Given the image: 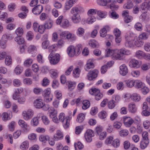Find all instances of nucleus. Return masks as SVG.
<instances>
[{
  "label": "nucleus",
  "mask_w": 150,
  "mask_h": 150,
  "mask_svg": "<svg viewBox=\"0 0 150 150\" xmlns=\"http://www.w3.org/2000/svg\"><path fill=\"white\" fill-rule=\"evenodd\" d=\"M60 54L55 52H51L49 55L48 59L50 63L52 65L57 64L60 60Z\"/></svg>",
  "instance_id": "f257e3e1"
},
{
  "label": "nucleus",
  "mask_w": 150,
  "mask_h": 150,
  "mask_svg": "<svg viewBox=\"0 0 150 150\" xmlns=\"http://www.w3.org/2000/svg\"><path fill=\"white\" fill-rule=\"evenodd\" d=\"M148 135V133L146 132H144L142 133V138L140 143V148L142 149L145 148L149 144Z\"/></svg>",
  "instance_id": "f03ea898"
},
{
  "label": "nucleus",
  "mask_w": 150,
  "mask_h": 150,
  "mask_svg": "<svg viewBox=\"0 0 150 150\" xmlns=\"http://www.w3.org/2000/svg\"><path fill=\"white\" fill-rule=\"evenodd\" d=\"M63 16H59L56 20V23L57 24L60 25L62 27L64 28H66L69 26V22L67 19H63Z\"/></svg>",
  "instance_id": "7ed1b4c3"
},
{
  "label": "nucleus",
  "mask_w": 150,
  "mask_h": 150,
  "mask_svg": "<svg viewBox=\"0 0 150 150\" xmlns=\"http://www.w3.org/2000/svg\"><path fill=\"white\" fill-rule=\"evenodd\" d=\"M110 27L108 25L105 26L100 31V36L101 37H104L106 36V38H110L111 40L113 38V36L110 35H107L108 31L109 30Z\"/></svg>",
  "instance_id": "20e7f679"
},
{
  "label": "nucleus",
  "mask_w": 150,
  "mask_h": 150,
  "mask_svg": "<svg viewBox=\"0 0 150 150\" xmlns=\"http://www.w3.org/2000/svg\"><path fill=\"white\" fill-rule=\"evenodd\" d=\"M85 137L86 141L90 142L92 141V137L94 136L93 131L91 129H88L85 134Z\"/></svg>",
  "instance_id": "39448f33"
},
{
  "label": "nucleus",
  "mask_w": 150,
  "mask_h": 150,
  "mask_svg": "<svg viewBox=\"0 0 150 150\" xmlns=\"http://www.w3.org/2000/svg\"><path fill=\"white\" fill-rule=\"evenodd\" d=\"M98 71L96 69H94L90 71L88 73L87 76L88 79L90 81H92L96 79L97 77Z\"/></svg>",
  "instance_id": "423d86ee"
},
{
  "label": "nucleus",
  "mask_w": 150,
  "mask_h": 150,
  "mask_svg": "<svg viewBox=\"0 0 150 150\" xmlns=\"http://www.w3.org/2000/svg\"><path fill=\"white\" fill-rule=\"evenodd\" d=\"M120 50L116 49L112 51L113 53L112 58L115 60H122L123 59V58L121 55V53L120 52Z\"/></svg>",
  "instance_id": "0eeeda50"
},
{
  "label": "nucleus",
  "mask_w": 150,
  "mask_h": 150,
  "mask_svg": "<svg viewBox=\"0 0 150 150\" xmlns=\"http://www.w3.org/2000/svg\"><path fill=\"white\" fill-rule=\"evenodd\" d=\"M129 64L131 68H137L140 67L141 64L137 60L133 59L129 61Z\"/></svg>",
  "instance_id": "6e6552de"
},
{
  "label": "nucleus",
  "mask_w": 150,
  "mask_h": 150,
  "mask_svg": "<svg viewBox=\"0 0 150 150\" xmlns=\"http://www.w3.org/2000/svg\"><path fill=\"white\" fill-rule=\"evenodd\" d=\"M33 114V111L31 110H28L27 112L23 111L22 113L24 119L27 120L31 118Z\"/></svg>",
  "instance_id": "1a4fd4ad"
},
{
  "label": "nucleus",
  "mask_w": 150,
  "mask_h": 150,
  "mask_svg": "<svg viewBox=\"0 0 150 150\" xmlns=\"http://www.w3.org/2000/svg\"><path fill=\"white\" fill-rule=\"evenodd\" d=\"M125 47H133L134 46V40H132L129 36H125Z\"/></svg>",
  "instance_id": "9d476101"
},
{
  "label": "nucleus",
  "mask_w": 150,
  "mask_h": 150,
  "mask_svg": "<svg viewBox=\"0 0 150 150\" xmlns=\"http://www.w3.org/2000/svg\"><path fill=\"white\" fill-rule=\"evenodd\" d=\"M43 9V7L41 5H38L33 8L32 9V12L35 15H39L42 12Z\"/></svg>",
  "instance_id": "9b49d317"
},
{
  "label": "nucleus",
  "mask_w": 150,
  "mask_h": 150,
  "mask_svg": "<svg viewBox=\"0 0 150 150\" xmlns=\"http://www.w3.org/2000/svg\"><path fill=\"white\" fill-rule=\"evenodd\" d=\"M120 68L119 72L121 75L125 76L127 74L128 72V69L125 64L122 65L120 67Z\"/></svg>",
  "instance_id": "f8f14e48"
},
{
  "label": "nucleus",
  "mask_w": 150,
  "mask_h": 150,
  "mask_svg": "<svg viewBox=\"0 0 150 150\" xmlns=\"http://www.w3.org/2000/svg\"><path fill=\"white\" fill-rule=\"evenodd\" d=\"M67 52L70 57H72L74 55H76V52L74 47L73 46H69L67 49Z\"/></svg>",
  "instance_id": "ddd939ff"
},
{
  "label": "nucleus",
  "mask_w": 150,
  "mask_h": 150,
  "mask_svg": "<svg viewBox=\"0 0 150 150\" xmlns=\"http://www.w3.org/2000/svg\"><path fill=\"white\" fill-rule=\"evenodd\" d=\"M37 49L36 47L33 45H31L28 48V52L32 54V56H34L36 54Z\"/></svg>",
  "instance_id": "4468645a"
},
{
  "label": "nucleus",
  "mask_w": 150,
  "mask_h": 150,
  "mask_svg": "<svg viewBox=\"0 0 150 150\" xmlns=\"http://www.w3.org/2000/svg\"><path fill=\"white\" fill-rule=\"evenodd\" d=\"M44 103L42 99H37L35 101L34 105L36 108H42L44 105Z\"/></svg>",
  "instance_id": "2eb2a0df"
},
{
  "label": "nucleus",
  "mask_w": 150,
  "mask_h": 150,
  "mask_svg": "<svg viewBox=\"0 0 150 150\" xmlns=\"http://www.w3.org/2000/svg\"><path fill=\"white\" fill-rule=\"evenodd\" d=\"M124 122L125 125L127 127H129L133 123V120L128 117H124Z\"/></svg>",
  "instance_id": "dca6fc26"
},
{
  "label": "nucleus",
  "mask_w": 150,
  "mask_h": 150,
  "mask_svg": "<svg viewBox=\"0 0 150 150\" xmlns=\"http://www.w3.org/2000/svg\"><path fill=\"white\" fill-rule=\"evenodd\" d=\"M77 1V0H69L65 3V8L66 10L69 9Z\"/></svg>",
  "instance_id": "f3484780"
},
{
  "label": "nucleus",
  "mask_w": 150,
  "mask_h": 150,
  "mask_svg": "<svg viewBox=\"0 0 150 150\" xmlns=\"http://www.w3.org/2000/svg\"><path fill=\"white\" fill-rule=\"evenodd\" d=\"M94 67V65L93 63V61L91 59L88 60L85 66V69L86 71L90 69L93 68Z\"/></svg>",
  "instance_id": "a211bd4d"
},
{
  "label": "nucleus",
  "mask_w": 150,
  "mask_h": 150,
  "mask_svg": "<svg viewBox=\"0 0 150 150\" xmlns=\"http://www.w3.org/2000/svg\"><path fill=\"white\" fill-rule=\"evenodd\" d=\"M23 91L22 88H20L16 89L13 95V98L15 100H17L18 98V95L21 93Z\"/></svg>",
  "instance_id": "6ab92c4d"
},
{
  "label": "nucleus",
  "mask_w": 150,
  "mask_h": 150,
  "mask_svg": "<svg viewBox=\"0 0 150 150\" xmlns=\"http://www.w3.org/2000/svg\"><path fill=\"white\" fill-rule=\"evenodd\" d=\"M7 40V36L6 35H3L0 41V45L3 48H5V45Z\"/></svg>",
  "instance_id": "aec40b11"
},
{
  "label": "nucleus",
  "mask_w": 150,
  "mask_h": 150,
  "mask_svg": "<svg viewBox=\"0 0 150 150\" xmlns=\"http://www.w3.org/2000/svg\"><path fill=\"white\" fill-rule=\"evenodd\" d=\"M71 19L74 23H78L81 21L80 15L78 13L74 14L72 16Z\"/></svg>",
  "instance_id": "412c9836"
},
{
  "label": "nucleus",
  "mask_w": 150,
  "mask_h": 150,
  "mask_svg": "<svg viewBox=\"0 0 150 150\" xmlns=\"http://www.w3.org/2000/svg\"><path fill=\"white\" fill-rule=\"evenodd\" d=\"M12 117L11 113H8V112H3L2 114V118L3 120L6 121L11 119Z\"/></svg>",
  "instance_id": "4be33fe9"
},
{
  "label": "nucleus",
  "mask_w": 150,
  "mask_h": 150,
  "mask_svg": "<svg viewBox=\"0 0 150 150\" xmlns=\"http://www.w3.org/2000/svg\"><path fill=\"white\" fill-rule=\"evenodd\" d=\"M81 10V8L79 6H75L73 7L71 10V13L74 15L76 13L79 14Z\"/></svg>",
  "instance_id": "5701e85b"
},
{
  "label": "nucleus",
  "mask_w": 150,
  "mask_h": 150,
  "mask_svg": "<svg viewBox=\"0 0 150 150\" xmlns=\"http://www.w3.org/2000/svg\"><path fill=\"white\" fill-rule=\"evenodd\" d=\"M130 98L136 102H138L141 98L140 96L136 93L133 94L131 96Z\"/></svg>",
  "instance_id": "b1692460"
},
{
  "label": "nucleus",
  "mask_w": 150,
  "mask_h": 150,
  "mask_svg": "<svg viewBox=\"0 0 150 150\" xmlns=\"http://www.w3.org/2000/svg\"><path fill=\"white\" fill-rule=\"evenodd\" d=\"M63 135L62 132L59 130H58L54 136V139L56 140H57L62 138Z\"/></svg>",
  "instance_id": "393cba45"
},
{
  "label": "nucleus",
  "mask_w": 150,
  "mask_h": 150,
  "mask_svg": "<svg viewBox=\"0 0 150 150\" xmlns=\"http://www.w3.org/2000/svg\"><path fill=\"white\" fill-rule=\"evenodd\" d=\"M46 30L52 28L53 24V22L51 20H49L46 21L44 24Z\"/></svg>",
  "instance_id": "a878e982"
},
{
  "label": "nucleus",
  "mask_w": 150,
  "mask_h": 150,
  "mask_svg": "<svg viewBox=\"0 0 150 150\" xmlns=\"http://www.w3.org/2000/svg\"><path fill=\"white\" fill-rule=\"evenodd\" d=\"M120 52L121 53V55L123 58H124V55H129L131 54V52L128 50L125 49H121L120 50Z\"/></svg>",
  "instance_id": "bb28decb"
},
{
  "label": "nucleus",
  "mask_w": 150,
  "mask_h": 150,
  "mask_svg": "<svg viewBox=\"0 0 150 150\" xmlns=\"http://www.w3.org/2000/svg\"><path fill=\"white\" fill-rule=\"evenodd\" d=\"M125 83L127 87L131 88L134 85L135 80H125Z\"/></svg>",
  "instance_id": "cd10ccee"
},
{
  "label": "nucleus",
  "mask_w": 150,
  "mask_h": 150,
  "mask_svg": "<svg viewBox=\"0 0 150 150\" xmlns=\"http://www.w3.org/2000/svg\"><path fill=\"white\" fill-rule=\"evenodd\" d=\"M129 110L132 113H134L136 112L137 108L134 104H130L129 105Z\"/></svg>",
  "instance_id": "c85d7f7f"
},
{
  "label": "nucleus",
  "mask_w": 150,
  "mask_h": 150,
  "mask_svg": "<svg viewBox=\"0 0 150 150\" xmlns=\"http://www.w3.org/2000/svg\"><path fill=\"white\" fill-rule=\"evenodd\" d=\"M90 46L93 48L98 47V42L94 40H90L88 43Z\"/></svg>",
  "instance_id": "c756f323"
},
{
  "label": "nucleus",
  "mask_w": 150,
  "mask_h": 150,
  "mask_svg": "<svg viewBox=\"0 0 150 150\" xmlns=\"http://www.w3.org/2000/svg\"><path fill=\"white\" fill-rule=\"evenodd\" d=\"M83 106L82 108L83 110H86L88 108L90 105V102L87 100H84L83 101Z\"/></svg>",
  "instance_id": "7c9ffc66"
},
{
  "label": "nucleus",
  "mask_w": 150,
  "mask_h": 150,
  "mask_svg": "<svg viewBox=\"0 0 150 150\" xmlns=\"http://www.w3.org/2000/svg\"><path fill=\"white\" fill-rule=\"evenodd\" d=\"M85 118V115L83 113L79 114L77 118V121L79 123H81Z\"/></svg>",
  "instance_id": "2f4dec72"
},
{
  "label": "nucleus",
  "mask_w": 150,
  "mask_h": 150,
  "mask_svg": "<svg viewBox=\"0 0 150 150\" xmlns=\"http://www.w3.org/2000/svg\"><path fill=\"white\" fill-rule=\"evenodd\" d=\"M70 117L69 116L67 117L66 118L65 122H63V127L65 128L69 127V125Z\"/></svg>",
  "instance_id": "473e14b6"
},
{
  "label": "nucleus",
  "mask_w": 150,
  "mask_h": 150,
  "mask_svg": "<svg viewBox=\"0 0 150 150\" xmlns=\"http://www.w3.org/2000/svg\"><path fill=\"white\" fill-rule=\"evenodd\" d=\"M96 21V18L93 16H90L88 18L87 22L89 24H91Z\"/></svg>",
  "instance_id": "72a5a7b5"
},
{
  "label": "nucleus",
  "mask_w": 150,
  "mask_h": 150,
  "mask_svg": "<svg viewBox=\"0 0 150 150\" xmlns=\"http://www.w3.org/2000/svg\"><path fill=\"white\" fill-rule=\"evenodd\" d=\"M107 12L105 11H101L98 10L97 14L101 18H105L107 15Z\"/></svg>",
  "instance_id": "f704fd0d"
},
{
  "label": "nucleus",
  "mask_w": 150,
  "mask_h": 150,
  "mask_svg": "<svg viewBox=\"0 0 150 150\" xmlns=\"http://www.w3.org/2000/svg\"><path fill=\"white\" fill-rule=\"evenodd\" d=\"M112 2V0H98V3L100 5L103 6H105L107 5V3H110Z\"/></svg>",
  "instance_id": "c9c22d12"
},
{
  "label": "nucleus",
  "mask_w": 150,
  "mask_h": 150,
  "mask_svg": "<svg viewBox=\"0 0 150 150\" xmlns=\"http://www.w3.org/2000/svg\"><path fill=\"white\" fill-rule=\"evenodd\" d=\"M28 147V142L25 141L23 142L20 146V148L21 149L25 150L27 149Z\"/></svg>",
  "instance_id": "e433bc0d"
},
{
  "label": "nucleus",
  "mask_w": 150,
  "mask_h": 150,
  "mask_svg": "<svg viewBox=\"0 0 150 150\" xmlns=\"http://www.w3.org/2000/svg\"><path fill=\"white\" fill-rule=\"evenodd\" d=\"M15 40L18 44H22L24 42V39L21 36H18L15 38Z\"/></svg>",
  "instance_id": "4c0bfd02"
},
{
  "label": "nucleus",
  "mask_w": 150,
  "mask_h": 150,
  "mask_svg": "<svg viewBox=\"0 0 150 150\" xmlns=\"http://www.w3.org/2000/svg\"><path fill=\"white\" fill-rule=\"evenodd\" d=\"M79 69L78 68H75L73 71V75L75 78H78L79 77L80 72L79 71Z\"/></svg>",
  "instance_id": "58836bf2"
},
{
  "label": "nucleus",
  "mask_w": 150,
  "mask_h": 150,
  "mask_svg": "<svg viewBox=\"0 0 150 150\" xmlns=\"http://www.w3.org/2000/svg\"><path fill=\"white\" fill-rule=\"evenodd\" d=\"M144 42L139 39L134 40V44L137 47H141L143 44Z\"/></svg>",
  "instance_id": "ea45409f"
},
{
  "label": "nucleus",
  "mask_w": 150,
  "mask_h": 150,
  "mask_svg": "<svg viewBox=\"0 0 150 150\" xmlns=\"http://www.w3.org/2000/svg\"><path fill=\"white\" fill-rule=\"evenodd\" d=\"M75 51L76 52V56H78L80 54L82 49V47L81 45L79 44L75 47Z\"/></svg>",
  "instance_id": "a19ab883"
},
{
  "label": "nucleus",
  "mask_w": 150,
  "mask_h": 150,
  "mask_svg": "<svg viewBox=\"0 0 150 150\" xmlns=\"http://www.w3.org/2000/svg\"><path fill=\"white\" fill-rule=\"evenodd\" d=\"M84 33V29L81 27L79 28L77 30L76 34L79 36H82Z\"/></svg>",
  "instance_id": "79ce46f5"
},
{
  "label": "nucleus",
  "mask_w": 150,
  "mask_h": 150,
  "mask_svg": "<svg viewBox=\"0 0 150 150\" xmlns=\"http://www.w3.org/2000/svg\"><path fill=\"white\" fill-rule=\"evenodd\" d=\"M23 68L22 67L19 66H17L15 68L14 72L17 75H19L22 72Z\"/></svg>",
  "instance_id": "37998d69"
},
{
  "label": "nucleus",
  "mask_w": 150,
  "mask_h": 150,
  "mask_svg": "<svg viewBox=\"0 0 150 150\" xmlns=\"http://www.w3.org/2000/svg\"><path fill=\"white\" fill-rule=\"evenodd\" d=\"M31 124L32 125L34 126H37L39 124L38 118L37 117H33L31 120Z\"/></svg>",
  "instance_id": "c03bdc74"
},
{
  "label": "nucleus",
  "mask_w": 150,
  "mask_h": 150,
  "mask_svg": "<svg viewBox=\"0 0 150 150\" xmlns=\"http://www.w3.org/2000/svg\"><path fill=\"white\" fill-rule=\"evenodd\" d=\"M33 61V59H28L24 61L23 65L25 66L26 67L30 66L32 64Z\"/></svg>",
  "instance_id": "a18cd8bd"
},
{
  "label": "nucleus",
  "mask_w": 150,
  "mask_h": 150,
  "mask_svg": "<svg viewBox=\"0 0 150 150\" xmlns=\"http://www.w3.org/2000/svg\"><path fill=\"white\" fill-rule=\"evenodd\" d=\"M5 64L8 66H9L12 64V59L11 57L10 56H6L5 60Z\"/></svg>",
  "instance_id": "49530a36"
},
{
  "label": "nucleus",
  "mask_w": 150,
  "mask_h": 150,
  "mask_svg": "<svg viewBox=\"0 0 150 150\" xmlns=\"http://www.w3.org/2000/svg\"><path fill=\"white\" fill-rule=\"evenodd\" d=\"M39 139L40 141L45 143L49 139V137L48 136L41 135L39 137Z\"/></svg>",
  "instance_id": "de8ad7c7"
},
{
  "label": "nucleus",
  "mask_w": 150,
  "mask_h": 150,
  "mask_svg": "<svg viewBox=\"0 0 150 150\" xmlns=\"http://www.w3.org/2000/svg\"><path fill=\"white\" fill-rule=\"evenodd\" d=\"M100 90L98 89L95 88H92L89 91V93L90 94L92 95L95 96L100 92Z\"/></svg>",
  "instance_id": "09e8293b"
},
{
  "label": "nucleus",
  "mask_w": 150,
  "mask_h": 150,
  "mask_svg": "<svg viewBox=\"0 0 150 150\" xmlns=\"http://www.w3.org/2000/svg\"><path fill=\"white\" fill-rule=\"evenodd\" d=\"M144 53L141 50H138L136 52V56L139 58H141L144 57Z\"/></svg>",
  "instance_id": "8fccbe9b"
},
{
  "label": "nucleus",
  "mask_w": 150,
  "mask_h": 150,
  "mask_svg": "<svg viewBox=\"0 0 150 150\" xmlns=\"http://www.w3.org/2000/svg\"><path fill=\"white\" fill-rule=\"evenodd\" d=\"M129 134V132L127 129H123L119 132V134L121 137H125L127 136Z\"/></svg>",
  "instance_id": "3c124183"
},
{
  "label": "nucleus",
  "mask_w": 150,
  "mask_h": 150,
  "mask_svg": "<svg viewBox=\"0 0 150 150\" xmlns=\"http://www.w3.org/2000/svg\"><path fill=\"white\" fill-rule=\"evenodd\" d=\"M51 76L53 79H55L58 76V72L57 70H52L51 71Z\"/></svg>",
  "instance_id": "603ef678"
},
{
  "label": "nucleus",
  "mask_w": 150,
  "mask_h": 150,
  "mask_svg": "<svg viewBox=\"0 0 150 150\" xmlns=\"http://www.w3.org/2000/svg\"><path fill=\"white\" fill-rule=\"evenodd\" d=\"M8 17V14L6 12L0 11V18L2 20H4Z\"/></svg>",
  "instance_id": "864d4df0"
},
{
  "label": "nucleus",
  "mask_w": 150,
  "mask_h": 150,
  "mask_svg": "<svg viewBox=\"0 0 150 150\" xmlns=\"http://www.w3.org/2000/svg\"><path fill=\"white\" fill-rule=\"evenodd\" d=\"M15 32L18 36H21L23 33V30L22 28H18L16 29Z\"/></svg>",
  "instance_id": "5fc2aeb1"
},
{
  "label": "nucleus",
  "mask_w": 150,
  "mask_h": 150,
  "mask_svg": "<svg viewBox=\"0 0 150 150\" xmlns=\"http://www.w3.org/2000/svg\"><path fill=\"white\" fill-rule=\"evenodd\" d=\"M18 124L21 127L26 129L27 125L26 123L24 120H19L18 121Z\"/></svg>",
  "instance_id": "6e6d98bb"
},
{
  "label": "nucleus",
  "mask_w": 150,
  "mask_h": 150,
  "mask_svg": "<svg viewBox=\"0 0 150 150\" xmlns=\"http://www.w3.org/2000/svg\"><path fill=\"white\" fill-rule=\"evenodd\" d=\"M42 88L38 87H35L33 89V91L34 93L36 95L40 94L42 92Z\"/></svg>",
  "instance_id": "4d7b16f0"
},
{
  "label": "nucleus",
  "mask_w": 150,
  "mask_h": 150,
  "mask_svg": "<svg viewBox=\"0 0 150 150\" xmlns=\"http://www.w3.org/2000/svg\"><path fill=\"white\" fill-rule=\"evenodd\" d=\"M112 100L115 103H118L120 100V97L118 95H115L113 96Z\"/></svg>",
  "instance_id": "13d9d810"
},
{
  "label": "nucleus",
  "mask_w": 150,
  "mask_h": 150,
  "mask_svg": "<svg viewBox=\"0 0 150 150\" xmlns=\"http://www.w3.org/2000/svg\"><path fill=\"white\" fill-rule=\"evenodd\" d=\"M112 145L115 148L119 147L120 145L119 140L117 139H115L112 142Z\"/></svg>",
  "instance_id": "bf43d9fd"
},
{
  "label": "nucleus",
  "mask_w": 150,
  "mask_h": 150,
  "mask_svg": "<svg viewBox=\"0 0 150 150\" xmlns=\"http://www.w3.org/2000/svg\"><path fill=\"white\" fill-rule=\"evenodd\" d=\"M133 6V4L131 2H128L124 5L123 7L125 9H129L132 8Z\"/></svg>",
  "instance_id": "052dcab7"
},
{
  "label": "nucleus",
  "mask_w": 150,
  "mask_h": 150,
  "mask_svg": "<svg viewBox=\"0 0 150 150\" xmlns=\"http://www.w3.org/2000/svg\"><path fill=\"white\" fill-rule=\"evenodd\" d=\"M45 30L46 29L45 27L44 24L39 25L38 32L42 34L43 33Z\"/></svg>",
  "instance_id": "680f3d73"
},
{
  "label": "nucleus",
  "mask_w": 150,
  "mask_h": 150,
  "mask_svg": "<svg viewBox=\"0 0 150 150\" xmlns=\"http://www.w3.org/2000/svg\"><path fill=\"white\" fill-rule=\"evenodd\" d=\"M67 39L71 41H74L76 39V37L73 34L71 33L68 34L67 37Z\"/></svg>",
  "instance_id": "e2e57ef3"
},
{
  "label": "nucleus",
  "mask_w": 150,
  "mask_h": 150,
  "mask_svg": "<svg viewBox=\"0 0 150 150\" xmlns=\"http://www.w3.org/2000/svg\"><path fill=\"white\" fill-rule=\"evenodd\" d=\"M135 28L138 30L141 31L142 29V25L140 23H137L134 26Z\"/></svg>",
  "instance_id": "0e129e2a"
},
{
  "label": "nucleus",
  "mask_w": 150,
  "mask_h": 150,
  "mask_svg": "<svg viewBox=\"0 0 150 150\" xmlns=\"http://www.w3.org/2000/svg\"><path fill=\"white\" fill-rule=\"evenodd\" d=\"M142 82L140 81H135L134 85L136 88H141L142 87Z\"/></svg>",
  "instance_id": "69168bd1"
},
{
  "label": "nucleus",
  "mask_w": 150,
  "mask_h": 150,
  "mask_svg": "<svg viewBox=\"0 0 150 150\" xmlns=\"http://www.w3.org/2000/svg\"><path fill=\"white\" fill-rule=\"evenodd\" d=\"M59 120L62 122H64V120H66L65 114L64 113H60L59 115Z\"/></svg>",
  "instance_id": "338daca9"
},
{
  "label": "nucleus",
  "mask_w": 150,
  "mask_h": 150,
  "mask_svg": "<svg viewBox=\"0 0 150 150\" xmlns=\"http://www.w3.org/2000/svg\"><path fill=\"white\" fill-rule=\"evenodd\" d=\"M115 102L112 100L108 103V106L110 109H112L115 106Z\"/></svg>",
  "instance_id": "774afa93"
}]
</instances>
